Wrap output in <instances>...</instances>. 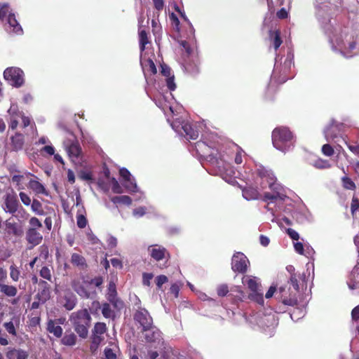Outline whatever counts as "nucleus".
<instances>
[{
    "instance_id": "obj_4",
    "label": "nucleus",
    "mask_w": 359,
    "mask_h": 359,
    "mask_svg": "<svg viewBox=\"0 0 359 359\" xmlns=\"http://www.w3.org/2000/svg\"><path fill=\"white\" fill-rule=\"evenodd\" d=\"M271 138L273 147L282 152L285 153L294 147V136L286 127L276 128L272 132Z\"/></svg>"
},
{
    "instance_id": "obj_55",
    "label": "nucleus",
    "mask_w": 359,
    "mask_h": 359,
    "mask_svg": "<svg viewBox=\"0 0 359 359\" xmlns=\"http://www.w3.org/2000/svg\"><path fill=\"white\" fill-rule=\"evenodd\" d=\"M29 226L28 229H34L36 230H39L40 228L42 227V223L38 218L35 217H32L29 219Z\"/></svg>"
},
{
    "instance_id": "obj_13",
    "label": "nucleus",
    "mask_w": 359,
    "mask_h": 359,
    "mask_svg": "<svg viewBox=\"0 0 359 359\" xmlns=\"http://www.w3.org/2000/svg\"><path fill=\"white\" fill-rule=\"evenodd\" d=\"M147 252L153 260L160 263V268L168 267L170 255L165 247L158 244L150 245L147 248Z\"/></svg>"
},
{
    "instance_id": "obj_16",
    "label": "nucleus",
    "mask_w": 359,
    "mask_h": 359,
    "mask_svg": "<svg viewBox=\"0 0 359 359\" xmlns=\"http://www.w3.org/2000/svg\"><path fill=\"white\" fill-rule=\"evenodd\" d=\"M145 340L155 348L163 347L164 341L162 333L156 326L151 325L142 330Z\"/></svg>"
},
{
    "instance_id": "obj_34",
    "label": "nucleus",
    "mask_w": 359,
    "mask_h": 359,
    "mask_svg": "<svg viewBox=\"0 0 359 359\" xmlns=\"http://www.w3.org/2000/svg\"><path fill=\"white\" fill-rule=\"evenodd\" d=\"M47 331L55 337L60 338L62 335L63 330L61 326L57 325L55 320L50 319L47 323Z\"/></svg>"
},
{
    "instance_id": "obj_25",
    "label": "nucleus",
    "mask_w": 359,
    "mask_h": 359,
    "mask_svg": "<svg viewBox=\"0 0 359 359\" xmlns=\"http://www.w3.org/2000/svg\"><path fill=\"white\" fill-rule=\"evenodd\" d=\"M106 297L114 309H120L123 307V303L117 296L116 283L112 280L109 283Z\"/></svg>"
},
{
    "instance_id": "obj_10",
    "label": "nucleus",
    "mask_w": 359,
    "mask_h": 359,
    "mask_svg": "<svg viewBox=\"0 0 359 359\" xmlns=\"http://www.w3.org/2000/svg\"><path fill=\"white\" fill-rule=\"evenodd\" d=\"M293 53L288 51L283 63H278V57H276L274 68L271 74V79L279 83H285L289 77L287 76L293 64Z\"/></svg>"
},
{
    "instance_id": "obj_11",
    "label": "nucleus",
    "mask_w": 359,
    "mask_h": 359,
    "mask_svg": "<svg viewBox=\"0 0 359 359\" xmlns=\"http://www.w3.org/2000/svg\"><path fill=\"white\" fill-rule=\"evenodd\" d=\"M242 283L250 290L249 299L262 306L264 297L259 279L255 276L245 275L242 278Z\"/></svg>"
},
{
    "instance_id": "obj_26",
    "label": "nucleus",
    "mask_w": 359,
    "mask_h": 359,
    "mask_svg": "<svg viewBox=\"0 0 359 359\" xmlns=\"http://www.w3.org/2000/svg\"><path fill=\"white\" fill-rule=\"evenodd\" d=\"M8 114L9 116L8 127L11 130H15L18 126L19 119L22 116V111H19L16 104H11L8 110Z\"/></svg>"
},
{
    "instance_id": "obj_6",
    "label": "nucleus",
    "mask_w": 359,
    "mask_h": 359,
    "mask_svg": "<svg viewBox=\"0 0 359 359\" xmlns=\"http://www.w3.org/2000/svg\"><path fill=\"white\" fill-rule=\"evenodd\" d=\"M343 128V123H338L334 120H332L323 130L325 140L327 142L334 143L336 145L334 147L339 151H340V149H342V143L347 144V137L343 136L341 134V130Z\"/></svg>"
},
{
    "instance_id": "obj_28",
    "label": "nucleus",
    "mask_w": 359,
    "mask_h": 359,
    "mask_svg": "<svg viewBox=\"0 0 359 359\" xmlns=\"http://www.w3.org/2000/svg\"><path fill=\"white\" fill-rule=\"evenodd\" d=\"M72 287L78 295L83 299H90L93 298V295L96 294L95 292H91L87 290L84 285L81 283L79 280H72Z\"/></svg>"
},
{
    "instance_id": "obj_40",
    "label": "nucleus",
    "mask_w": 359,
    "mask_h": 359,
    "mask_svg": "<svg viewBox=\"0 0 359 359\" xmlns=\"http://www.w3.org/2000/svg\"><path fill=\"white\" fill-rule=\"evenodd\" d=\"M294 248L297 253L299 255H304L309 257L310 255L314 253L313 249L310 246L307 245L306 249V253H304V247L302 243L301 242H295L294 243Z\"/></svg>"
},
{
    "instance_id": "obj_54",
    "label": "nucleus",
    "mask_w": 359,
    "mask_h": 359,
    "mask_svg": "<svg viewBox=\"0 0 359 359\" xmlns=\"http://www.w3.org/2000/svg\"><path fill=\"white\" fill-rule=\"evenodd\" d=\"M342 185L343 187L349 190H353L355 188V183L352 181V180L346 176H344L341 178Z\"/></svg>"
},
{
    "instance_id": "obj_21",
    "label": "nucleus",
    "mask_w": 359,
    "mask_h": 359,
    "mask_svg": "<svg viewBox=\"0 0 359 359\" xmlns=\"http://www.w3.org/2000/svg\"><path fill=\"white\" fill-rule=\"evenodd\" d=\"M173 96L170 92L166 91L158 92L153 99L156 106L161 108L162 110L165 111V109H168L172 114H174L172 107L170 105V99H173Z\"/></svg>"
},
{
    "instance_id": "obj_58",
    "label": "nucleus",
    "mask_w": 359,
    "mask_h": 359,
    "mask_svg": "<svg viewBox=\"0 0 359 359\" xmlns=\"http://www.w3.org/2000/svg\"><path fill=\"white\" fill-rule=\"evenodd\" d=\"M322 152L326 156H331L334 154V148L330 144H325L322 147Z\"/></svg>"
},
{
    "instance_id": "obj_18",
    "label": "nucleus",
    "mask_w": 359,
    "mask_h": 359,
    "mask_svg": "<svg viewBox=\"0 0 359 359\" xmlns=\"http://www.w3.org/2000/svg\"><path fill=\"white\" fill-rule=\"evenodd\" d=\"M63 147L72 161L78 158L81 153V147L73 133H69L68 137L63 141Z\"/></svg>"
},
{
    "instance_id": "obj_1",
    "label": "nucleus",
    "mask_w": 359,
    "mask_h": 359,
    "mask_svg": "<svg viewBox=\"0 0 359 359\" xmlns=\"http://www.w3.org/2000/svg\"><path fill=\"white\" fill-rule=\"evenodd\" d=\"M221 138L212 132L202 135V140L192 146L196 153L204 158L212 166L216 167L222 178L229 184H233L236 178L247 177L230 164V158L221 152Z\"/></svg>"
},
{
    "instance_id": "obj_37",
    "label": "nucleus",
    "mask_w": 359,
    "mask_h": 359,
    "mask_svg": "<svg viewBox=\"0 0 359 359\" xmlns=\"http://www.w3.org/2000/svg\"><path fill=\"white\" fill-rule=\"evenodd\" d=\"M24 145V136L20 133H15L11 137L12 149L15 151L21 150Z\"/></svg>"
},
{
    "instance_id": "obj_2",
    "label": "nucleus",
    "mask_w": 359,
    "mask_h": 359,
    "mask_svg": "<svg viewBox=\"0 0 359 359\" xmlns=\"http://www.w3.org/2000/svg\"><path fill=\"white\" fill-rule=\"evenodd\" d=\"M259 175L262 179L266 178L270 187L271 192H264L262 201L267 204L265 208L271 211L274 216L275 212L283 211L290 214L292 218L299 224H303L307 220L305 213L297 209H294L290 198L287 196V189L276 182V177L272 170L265 168H260Z\"/></svg>"
},
{
    "instance_id": "obj_32",
    "label": "nucleus",
    "mask_w": 359,
    "mask_h": 359,
    "mask_svg": "<svg viewBox=\"0 0 359 359\" xmlns=\"http://www.w3.org/2000/svg\"><path fill=\"white\" fill-rule=\"evenodd\" d=\"M39 285L41 290L37 293L36 297L41 303L43 304L50 298V287L45 280H40Z\"/></svg>"
},
{
    "instance_id": "obj_31",
    "label": "nucleus",
    "mask_w": 359,
    "mask_h": 359,
    "mask_svg": "<svg viewBox=\"0 0 359 359\" xmlns=\"http://www.w3.org/2000/svg\"><path fill=\"white\" fill-rule=\"evenodd\" d=\"M26 240L29 244H31L32 246L34 247L41 243L43 236L39 230L27 229L26 232Z\"/></svg>"
},
{
    "instance_id": "obj_7",
    "label": "nucleus",
    "mask_w": 359,
    "mask_h": 359,
    "mask_svg": "<svg viewBox=\"0 0 359 359\" xmlns=\"http://www.w3.org/2000/svg\"><path fill=\"white\" fill-rule=\"evenodd\" d=\"M255 318L257 324L266 334L271 337L274 334L276 327L278 324L277 314L271 309L265 311H259L255 314Z\"/></svg>"
},
{
    "instance_id": "obj_50",
    "label": "nucleus",
    "mask_w": 359,
    "mask_h": 359,
    "mask_svg": "<svg viewBox=\"0 0 359 359\" xmlns=\"http://www.w3.org/2000/svg\"><path fill=\"white\" fill-rule=\"evenodd\" d=\"M107 331V325L104 323L98 322L94 325L93 330V335H102Z\"/></svg>"
},
{
    "instance_id": "obj_5",
    "label": "nucleus",
    "mask_w": 359,
    "mask_h": 359,
    "mask_svg": "<svg viewBox=\"0 0 359 359\" xmlns=\"http://www.w3.org/2000/svg\"><path fill=\"white\" fill-rule=\"evenodd\" d=\"M0 20L6 32L17 35L23 34V29L16 18V13L7 3H0Z\"/></svg>"
},
{
    "instance_id": "obj_24",
    "label": "nucleus",
    "mask_w": 359,
    "mask_h": 359,
    "mask_svg": "<svg viewBox=\"0 0 359 359\" xmlns=\"http://www.w3.org/2000/svg\"><path fill=\"white\" fill-rule=\"evenodd\" d=\"M5 234L15 240L20 238L23 235L22 226L9 219L5 222Z\"/></svg>"
},
{
    "instance_id": "obj_57",
    "label": "nucleus",
    "mask_w": 359,
    "mask_h": 359,
    "mask_svg": "<svg viewBox=\"0 0 359 359\" xmlns=\"http://www.w3.org/2000/svg\"><path fill=\"white\" fill-rule=\"evenodd\" d=\"M102 309V305L98 301H93L90 307V311L93 315L98 314L99 311Z\"/></svg>"
},
{
    "instance_id": "obj_20",
    "label": "nucleus",
    "mask_w": 359,
    "mask_h": 359,
    "mask_svg": "<svg viewBox=\"0 0 359 359\" xmlns=\"http://www.w3.org/2000/svg\"><path fill=\"white\" fill-rule=\"evenodd\" d=\"M249 264L248 257L242 252H236L232 257L231 269L235 272L245 273Z\"/></svg>"
},
{
    "instance_id": "obj_39",
    "label": "nucleus",
    "mask_w": 359,
    "mask_h": 359,
    "mask_svg": "<svg viewBox=\"0 0 359 359\" xmlns=\"http://www.w3.org/2000/svg\"><path fill=\"white\" fill-rule=\"evenodd\" d=\"M85 212V208L83 205H81V208L78 210L76 215V224L79 228L83 229L87 225V219L83 215Z\"/></svg>"
},
{
    "instance_id": "obj_49",
    "label": "nucleus",
    "mask_w": 359,
    "mask_h": 359,
    "mask_svg": "<svg viewBox=\"0 0 359 359\" xmlns=\"http://www.w3.org/2000/svg\"><path fill=\"white\" fill-rule=\"evenodd\" d=\"M32 211L37 215H47L42 208V204L37 200H34L31 204Z\"/></svg>"
},
{
    "instance_id": "obj_44",
    "label": "nucleus",
    "mask_w": 359,
    "mask_h": 359,
    "mask_svg": "<svg viewBox=\"0 0 359 359\" xmlns=\"http://www.w3.org/2000/svg\"><path fill=\"white\" fill-rule=\"evenodd\" d=\"M299 278L302 279V282H306V273H304L302 276H300V274L297 275V273H293L291 274L290 278V284L292 285L293 288L296 291H298L299 289V286L298 284V278Z\"/></svg>"
},
{
    "instance_id": "obj_41",
    "label": "nucleus",
    "mask_w": 359,
    "mask_h": 359,
    "mask_svg": "<svg viewBox=\"0 0 359 359\" xmlns=\"http://www.w3.org/2000/svg\"><path fill=\"white\" fill-rule=\"evenodd\" d=\"M0 292L8 297H13L18 293L17 287L13 285L3 284L0 286Z\"/></svg>"
},
{
    "instance_id": "obj_51",
    "label": "nucleus",
    "mask_w": 359,
    "mask_h": 359,
    "mask_svg": "<svg viewBox=\"0 0 359 359\" xmlns=\"http://www.w3.org/2000/svg\"><path fill=\"white\" fill-rule=\"evenodd\" d=\"M10 277L13 281L17 282L20 276V269L14 264H12L9 267Z\"/></svg>"
},
{
    "instance_id": "obj_14",
    "label": "nucleus",
    "mask_w": 359,
    "mask_h": 359,
    "mask_svg": "<svg viewBox=\"0 0 359 359\" xmlns=\"http://www.w3.org/2000/svg\"><path fill=\"white\" fill-rule=\"evenodd\" d=\"M181 45L184 48L187 54V58L184 60L183 63L184 71L192 76L198 74L200 72V62L198 56L191 55V50L187 41H182Z\"/></svg>"
},
{
    "instance_id": "obj_35",
    "label": "nucleus",
    "mask_w": 359,
    "mask_h": 359,
    "mask_svg": "<svg viewBox=\"0 0 359 359\" xmlns=\"http://www.w3.org/2000/svg\"><path fill=\"white\" fill-rule=\"evenodd\" d=\"M71 263L81 270H83L87 267L85 257L78 253H73L72 255Z\"/></svg>"
},
{
    "instance_id": "obj_22",
    "label": "nucleus",
    "mask_w": 359,
    "mask_h": 359,
    "mask_svg": "<svg viewBox=\"0 0 359 359\" xmlns=\"http://www.w3.org/2000/svg\"><path fill=\"white\" fill-rule=\"evenodd\" d=\"M72 325H90L91 317L86 309L72 313L69 316Z\"/></svg>"
},
{
    "instance_id": "obj_30",
    "label": "nucleus",
    "mask_w": 359,
    "mask_h": 359,
    "mask_svg": "<svg viewBox=\"0 0 359 359\" xmlns=\"http://www.w3.org/2000/svg\"><path fill=\"white\" fill-rule=\"evenodd\" d=\"M347 285L351 290H359V262H358L357 264L351 271L348 278Z\"/></svg>"
},
{
    "instance_id": "obj_59",
    "label": "nucleus",
    "mask_w": 359,
    "mask_h": 359,
    "mask_svg": "<svg viewBox=\"0 0 359 359\" xmlns=\"http://www.w3.org/2000/svg\"><path fill=\"white\" fill-rule=\"evenodd\" d=\"M147 209L145 207L140 206L137 208H135L133 210V215L134 217L137 218H140L143 217L146 214Z\"/></svg>"
},
{
    "instance_id": "obj_42",
    "label": "nucleus",
    "mask_w": 359,
    "mask_h": 359,
    "mask_svg": "<svg viewBox=\"0 0 359 359\" xmlns=\"http://www.w3.org/2000/svg\"><path fill=\"white\" fill-rule=\"evenodd\" d=\"M269 38L273 42L275 50H277L282 43L280 32L278 30H270Z\"/></svg>"
},
{
    "instance_id": "obj_61",
    "label": "nucleus",
    "mask_w": 359,
    "mask_h": 359,
    "mask_svg": "<svg viewBox=\"0 0 359 359\" xmlns=\"http://www.w3.org/2000/svg\"><path fill=\"white\" fill-rule=\"evenodd\" d=\"M168 281V278L165 275H159L156 278V283L158 288H161L162 285Z\"/></svg>"
},
{
    "instance_id": "obj_8",
    "label": "nucleus",
    "mask_w": 359,
    "mask_h": 359,
    "mask_svg": "<svg viewBox=\"0 0 359 359\" xmlns=\"http://www.w3.org/2000/svg\"><path fill=\"white\" fill-rule=\"evenodd\" d=\"M168 121L170 123L172 129L180 136L184 137L187 140H196L198 137L199 131L197 123L186 121L182 118H176L172 122L169 118Z\"/></svg>"
},
{
    "instance_id": "obj_9",
    "label": "nucleus",
    "mask_w": 359,
    "mask_h": 359,
    "mask_svg": "<svg viewBox=\"0 0 359 359\" xmlns=\"http://www.w3.org/2000/svg\"><path fill=\"white\" fill-rule=\"evenodd\" d=\"M332 5L330 0H315L314 2L316 17L325 32L326 28L332 29L330 27V25H332L330 23Z\"/></svg>"
},
{
    "instance_id": "obj_43",
    "label": "nucleus",
    "mask_w": 359,
    "mask_h": 359,
    "mask_svg": "<svg viewBox=\"0 0 359 359\" xmlns=\"http://www.w3.org/2000/svg\"><path fill=\"white\" fill-rule=\"evenodd\" d=\"M74 331L78 335L82 338L86 339L88 334V328L90 325H72Z\"/></svg>"
},
{
    "instance_id": "obj_33",
    "label": "nucleus",
    "mask_w": 359,
    "mask_h": 359,
    "mask_svg": "<svg viewBox=\"0 0 359 359\" xmlns=\"http://www.w3.org/2000/svg\"><path fill=\"white\" fill-rule=\"evenodd\" d=\"M140 64L144 72H150L154 74H156L157 69L154 61L151 58H146L145 54H141Z\"/></svg>"
},
{
    "instance_id": "obj_64",
    "label": "nucleus",
    "mask_w": 359,
    "mask_h": 359,
    "mask_svg": "<svg viewBox=\"0 0 359 359\" xmlns=\"http://www.w3.org/2000/svg\"><path fill=\"white\" fill-rule=\"evenodd\" d=\"M104 355L107 359H116V355L114 351L110 348H106L104 349Z\"/></svg>"
},
{
    "instance_id": "obj_56",
    "label": "nucleus",
    "mask_w": 359,
    "mask_h": 359,
    "mask_svg": "<svg viewBox=\"0 0 359 359\" xmlns=\"http://www.w3.org/2000/svg\"><path fill=\"white\" fill-rule=\"evenodd\" d=\"M4 327H5L6 330L11 335L15 337L17 335L16 330L14 325L13 322L9 321L4 323Z\"/></svg>"
},
{
    "instance_id": "obj_47",
    "label": "nucleus",
    "mask_w": 359,
    "mask_h": 359,
    "mask_svg": "<svg viewBox=\"0 0 359 359\" xmlns=\"http://www.w3.org/2000/svg\"><path fill=\"white\" fill-rule=\"evenodd\" d=\"M102 314L105 318H114V311L111 309L109 303L104 302L102 304Z\"/></svg>"
},
{
    "instance_id": "obj_27",
    "label": "nucleus",
    "mask_w": 359,
    "mask_h": 359,
    "mask_svg": "<svg viewBox=\"0 0 359 359\" xmlns=\"http://www.w3.org/2000/svg\"><path fill=\"white\" fill-rule=\"evenodd\" d=\"M78 303V299L72 292L67 291L60 299V304L67 311L73 310Z\"/></svg>"
},
{
    "instance_id": "obj_46",
    "label": "nucleus",
    "mask_w": 359,
    "mask_h": 359,
    "mask_svg": "<svg viewBox=\"0 0 359 359\" xmlns=\"http://www.w3.org/2000/svg\"><path fill=\"white\" fill-rule=\"evenodd\" d=\"M61 342L65 346H74L76 342V336L73 332L65 333L61 339Z\"/></svg>"
},
{
    "instance_id": "obj_3",
    "label": "nucleus",
    "mask_w": 359,
    "mask_h": 359,
    "mask_svg": "<svg viewBox=\"0 0 359 359\" xmlns=\"http://www.w3.org/2000/svg\"><path fill=\"white\" fill-rule=\"evenodd\" d=\"M330 27L331 30L325 29V34L334 52L339 53L345 58H351L359 55L358 32H347L344 30L338 34V28L333 25H330Z\"/></svg>"
},
{
    "instance_id": "obj_45",
    "label": "nucleus",
    "mask_w": 359,
    "mask_h": 359,
    "mask_svg": "<svg viewBox=\"0 0 359 359\" xmlns=\"http://www.w3.org/2000/svg\"><path fill=\"white\" fill-rule=\"evenodd\" d=\"M111 201L114 204H124L130 205L132 203L131 198L126 195L114 196L111 198Z\"/></svg>"
},
{
    "instance_id": "obj_38",
    "label": "nucleus",
    "mask_w": 359,
    "mask_h": 359,
    "mask_svg": "<svg viewBox=\"0 0 359 359\" xmlns=\"http://www.w3.org/2000/svg\"><path fill=\"white\" fill-rule=\"evenodd\" d=\"M29 187L37 194L48 195L45 187L37 180H31L29 182Z\"/></svg>"
},
{
    "instance_id": "obj_62",
    "label": "nucleus",
    "mask_w": 359,
    "mask_h": 359,
    "mask_svg": "<svg viewBox=\"0 0 359 359\" xmlns=\"http://www.w3.org/2000/svg\"><path fill=\"white\" fill-rule=\"evenodd\" d=\"M286 233L290 236V238L293 241H298L299 238V234L297 231L294 230L293 229L288 228L286 229Z\"/></svg>"
},
{
    "instance_id": "obj_36",
    "label": "nucleus",
    "mask_w": 359,
    "mask_h": 359,
    "mask_svg": "<svg viewBox=\"0 0 359 359\" xmlns=\"http://www.w3.org/2000/svg\"><path fill=\"white\" fill-rule=\"evenodd\" d=\"M4 210L9 213H14L18 210V202L13 198L7 195L4 202Z\"/></svg>"
},
{
    "instance_id": "obj_48",
    "label": "nucleus",
    "mask_w": 359,
    "mask_h": 359,
    "mask_svg": "<svg viewBox=\"0 0 359 359\" xmlns=\"http://www.w3.org/2000/svg\"><path fill=\"white\" fill-rule=\"evenodd\" d=\"M311 164L317 169H327L330 168V163L329 161L322 158L313 160Z\"/></svg>"
},
{
    "instance_id": "obj_17",
    "label": "nucleus",
    "mask_w": 359,
    "mask_h": 359,
    "mask_svg": "<svg viewBox=\"0 0 359 359\" xmlns=\"http://www.w3.org/2000/svg\"><path fill=\"white\" fill-rule=\"evenodd\" d=\"M4 79L13 86L19 88L24 83V73L18 67H8L4 72Z\"/></svg>"
},
{
    "instance_id": "obj_15",
    "label": "nucleus",
    "mask_w": 359,
    "mask_h": 359,
    "mask_svg": "<svg viewBox=\"0 0 359 359\" xmlns=\"http://www.w3.org/2000/svg\"><path fill=\"white\" fill-rule=\"evenodd\" d=\"M119 174L122 178V184L126 191L130 194L138 193L140 196L135 200H140L143 196V193L140 191L135 179L132 176L129 170L122 168L119 170Z\"/></svg>"
},
{
    "instance_id": "obj_52",
    "label": "nucleus",
    "mask_w": 359,
    "mask_h": 359,
    "mask_svg": "<svg viewBox=\"0 0 359 359\" xmlns=\"http://www.w3.org/2000/svg\"><path fill=\"white\" fill-rule=\"evenodd\" d=\"M104 279L102 276H97L90 280H83V283L86 285H94L96 287L100 288L103 284Z\"/></svg>"
},
{
    "instance_id": "obj_12",
    "label": "nucleus",
    "mask_w": 359,
    "mask_h": 359,
    "mask_svg": "<svg viewBox=\"0 0 359 359\" xmlns=\"http://www.w3.org/2000/svg\"><path fill=\"white\" fill-rule=\"evenodd\" d=\"M260 168H266V167H264L262 165L257 166V168L256 169L257 178L255 182V187H253L251 186L246 187L243 188L242 190L243 196L247 201L256 200L259 198V194L257 190L258 188L264 189H266V187H269L270 189V187L267 183L266 179V178L262 179L258 173V170ZM266 169H267V168H266ZM268 170H269V168H268ZM270 170H271L270 169Z\"/></svg>"
},
{
    "instance_id": "obj_29",
    "label": "nucleus",
    "mask_w": 359,
    "mask_h": 359,
    "mask_svg": "<svg viewBox=\"0 0 359 359\" xmlns=\"http://www.w3.org/2000/svg\"><path fill=\"white\" fill-rule=\"evenodd\" d=\"M161 72L163 76L165 77L166 86L170 91H173L176 88L175 83V76L171 74L170 68L165 64L161 65Z\"/></svg>"
},
{
    "instance_id": "obj_19",
    "label": "nucleus",
    "mask_w": 359,
    "mask_h": 359,
    "mask_svg": "<svg viewBox=\"0 0 359 359\" xmlns=\"http://www.w3.org/2000/svg\"><path fill=\"white\" fill-rule=\"evenodd\" d=\"M217 292L218 296L224 297L228 295L229 297L233 301V303H237L239 301H242L244 297V293L241 290L239 286H233L230 289L226 284L220 285L217 287Z\"/></svg>"
},
{
    "instance_id": "obj_23",
    "label": "nucleus",
    "mask_w": 359,
    "mask_h": 359,
    "mask_svg": "<svg viewBox=\"0 0 359 359\" xmlns=\"http://www.w3.org/2000/svg\"><path fill=\"white\" fill-rule=\"evenodd\" d=\"M134 319L142 327V330L153 325V319L147 310L144 308L139 307L134 315Z\"/></svg>"
},
{
    "instance_id": "obj_60",
    "label": "nucleus",
    "mask_w": 359,
    "mask_h": 359,
    "mask_svg": "<svg viewBox=\"0 0 359 359\" xmlns=\"http://www.w3.org/2000/svg\"><path fill=\"white\" fill-rule=\"evenodd\" d=\"M88 240L92 244H99L100 243V239L93 233V231L89 229V231L86 233Z\"/></svg>"
},
{
    "instance_id": "obj_53",
    "label": "nucleus",
    "mask_w": 359,
    "mask_h": 359,
    "mask_svg": "<svg viewBox=\"0 0 359 359\" xmlns=\"http://www.w3.org/2000/svg\"><path fill=\"white\" fill-rule=\"evenodd\" d=\"M40 276L43 278L52 282L51 270L46 266H43L39 271Z\"/></svg>"
},
{
    "instance_id": "obj_63",
    "label": "nucleus",
    "mask_w": 359,
    "mask_h": 359,
    "mask_svg": "<svg viewBox=\"0 0 359 359\" xmlns=\"http://www.w3.org/2000/svg\"><path fill=\"white\" fill-rule=\"evenodd\" d=\"M139 39L140 43H142V45H147L149 43L147 34L145 30H141L139 32Z\"/></svg>"
}]
</instances>
